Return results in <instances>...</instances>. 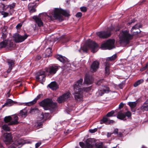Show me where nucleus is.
Masks as SVG:
<instances>
[{"instance_id":"55","label":"nucleus","mask_w":148,"mask_h":148,"mask_svg":"<svg viewBox=\"0 0 148 148\" xmlns=\"http://www.w3.org/2000/svg\"><path fill=\"white\" fill-rule=\"evenodd\" d=\"M103 79L100 80L98 81L96 84L98 85H100L103 82Z\"/></svg>"},{"instance_id":"26","label":"nucleus","mask_w":148,"mask_h":148,"mask_svg":"<svg viewBox=\"0 0 148 148\" xmlns=\"http://www.w3.org/2000/svg\"><path fill=\"white\" fill-rule=\"evenodd\" d=\"M48 86L53 90H56L59 88L58 85L56 82H52Z\"/></svg>"},{"instance_id":"10","label":"nucleus","mask_w":148,"mask_h":148,"mask_svg":"<svg viewBox=\"0 0 148 148\" xmlns=\"http://www.w3.org/2000/svg\"><path fill=\"white\" fill-rule=\"evenodd\" d=\"M70 95V92H67L59 97L57 99V101L59 103L66 101L69 98Z\"/></svg>"},{"instance_id":"24","label":"nucleus","mask_w":148,"mask_h":148,"mask_svg":"<svg viewBox=\"0 0 148 148\" xmlns=\"http://www.w3.org/2000/svg\"><path fill=\"white\" fill-rule=\"evenodd\" d=\"M36 3L35 2L30 3L28 5V8L30 13H33L36 11Z\"/></svg>"},{"instance_id":"17","label":"nucleus","mask_w":148,"mask_h":148,"mask_svg":"<svg viewBox=\"0 0 148 148\" xmlns=\"http://www.w3.org/2000/svg\"><path fill=\"white\" fill-rule=\"evenodd\" d=\"M142 27V25L140 23H138L133 26L131 29V32L133 35H136L140 32L139 28Z\"/></svg>"},{"instance_id":"14","label":"nucleus","mask_w":148,"mask_h":148,"mask_svg":"<svg viewBox=\"0 0 148 148\" xmlns=\"http://www.w3.org/2000/svg\"><path fill=\"white\" fill-rule=\"evenodd\" d=\"M25 143V141L23 139H18L14 141L13 144L11 145V148H15L18 146V147H20Z\"/></svg>"},{"instance_id":"41","label":"nucleus","mask_w":148,"mask_h":148,"mask_svg":"<svg viewBox=\"0 0 148 148\" xmlns=\"http://www.w3.org/2000/svg\"><path fill=\"white\" fill-rule=\"evenodd\" d=\"M45 53L47 56H50L51 53V49L50 48L47 49L46 50Z\"/></svg>"},{"instance_id":"28","label":"nucleus","mask_w":148,"mask_h":148,"mask_svg":"<svg viewBox=\"0 0 148 148\" xmlns=\"http://www.w3.org/2000/svg\"><path fill=\"white\" fill-rule=\"evenodd\" d=\"M55 58L59 60L60 62L63 63L65 62V58L60 55H56L55 56Z\"/></svg>"},{"instance_id":"4","label":"nucleus","mask_w":148,"mask_h":148,"mask_svg":"<svg viewBox=\"0 0 148 148\" xmlns=\"http://www.w3.org/2000/svg\"><path fill=\"white\" fill-rule=\"evenodd\" d=\"M40 105L43 107L45 110L54 109L57 106L56 103L53 102L52 99H47L39 103Z\"/></svg>"},{"instance_id":"40","label":"nucleus","mask_w":148,"mask_h":148,"mask_svg":"<svg viewBox=\"0 0 148 148\" xmlns=\"http://www.w3.org/2000/svg\"><path fill=\"white\" fill-rule=\"evenodd\" d=\"M7 8V6H5L4 4L1 3V5L0 6V12H1L3 11L6 10Z\"/></svg>"},{"instance_id":"11","label":"nucleus","mask_w":148,"mask_h":148,"mask_svg":"<svg viewBox=\"0 0 148 148\" xmlns=\"http://www.w3.org/2000/svg\"><path fill=\"white\" fill-rule=\"evenodd\" d=\"M45 72L44 71H40L37 73L36 77V80L42 83V82L45 80Z\"/></svg>"},{"instance_id":"50","label":"nucleus","mask_w":148,"mask_h":148,"mask_svg":"<svg viewBox=\"0 0 148 148\" xmlns=\"http://www.w3.org/2000/svg\"><path fill=\"white\" fill-rule=\"evenodd\" d=\"M114 123V121L112 120H110L108 119V122H106V124H110Z\"/></svg>"},{"instance_id":"32","label":"nucleus","mask_w":148,"mask_h":148,"mask_svg":"<svg viewBox=\"0 0 148 148\" xmlns=\"http://www.w3.org/2000/svg\"><path fill=\"white\" fill-rule=\"evenodd\" d=\"M144 82V80L141 79L136 81L134 84V86L136 87H137L141 84L142 83Z\"/></svg>"},{"instance_id":"43","label":"nucleus","mask_w":148,"mask_h":148,"mask_svg":"<svg viewBox=\"0 0 148 148\" xmlns=\"http://www.w3.org/2000/svg\"><path fill=\"white\" fill-rule=\"evenodd\" d=\"M36 103V101L34 99L32 101L26 103V105L27 106L32 105Z\"/></svg>"},{"instance_id":"49","label":"nucleus","mask_w":148,"mask_h":148,"mask_svg":"<svg viewBox=\"0 0 148 148\" xmlns=\"http://www.w3.org/2000/svg\"><path fill=\"white\" fill-rule=\"evenodd\" d=\"M80 10L81 11L85 12L87 11V8L85 7H83L80 8Z\"/></svg>"},{"instance_id":"25","label":"nucleus","mask_w":148,"mask_h":148,"mask_svg":"<svg viewBox=\"0 0 148 148\" xmlns=\"http://www.w3.org/2000/svg\"><path fill=\"white\" fill-rule=\"evenodd\" d=\"M105 66V74L106 76H108L110 74V64L108 61H106L104 63Z\"/></svg>"},{"instance_id":"38","label":"nucleus","mask_w":148,"mask_h":148,"mask_svg":"<svg viewBox=\"0 0 148 148\" xmlns=\"http://www.w3.org/2000/svg\"><path fill=\"white\" fill-rule=\"evenodd\" d=\"M44 114L42 112H40L38 114V119L39 121L42 120L44 119Z\"/></svg>"},{"instance_id":"16","label":"nucleus","mask_w":148,"mask_h":148,"mask_svg":"<svg viewBox=\"0 0 148 148\" xmlns=\"http://www.w3.org/2000/svg\"><path fill=\"white\" fill-rule=\"evenodd\" d=\"M95 143L94 139L88 138L86 140L85 143V147L84 148H95Z\"/></svg>"},{"instance_id":"46","label":"nucleus","mask_w":148,"mask_h":148,"mask_svg":"<svg viewBox=\"0 0 148 148\" xmlns=\"http://www.w3.org/2000/svg\"><path fill=\"white\" fill-rule=\"evenodd\" d=\"M7 27H6V26H4L2 29V32H3V33H2V35L3 36L4 35H5V38L6 37H5V34H4L3 33V32H6V30H7ZM5 37H4V38Z\"/></svg>"},{"instance_id":"57","label":"nucleus","mask_w":148,"mask_h":148,"mask_svg":"<svg viewBox=\"0 0 148 148\" xmlns=\"http://www.w3.org/2000/svg\"><path fill=\"white\" fill-rule=\"evenodd\" d=\"M22 25L21 23H20L18 24L16 26V27L17 29H18L21 28Z\"/></svg>"},{"instance_id":"6","label":"nucleus","mask_w":148,"mask_h":148,"mask_svg":"<svg viewBox=\"0 0 148 148\" xmlns=\"http://www.w3.org/2000/svg\"><path fill=\"white\" fill-rule=\"evenodd\" d=\"M114 42L115 40L114 39L108 40L101 45V48L103 50L112 49L114 47Z\"/></svg>"},{"instance_id":"34","label":"nucleus","mask_w":148,"mask_h":148,"mask_svg":"<svg viewBox=\"0 0 148 148\" xmlns=\"http://www.w3.org/2000/svg\"><path fill=\"white\" fill-rule=\"evenodd\" d=\"M7 45V42L6 40L3 41L0 43V48H5Z\"/></svg>"},{"instance_id":"19","label":"nucleus","mask_w":148,"mask_h":148,"mask_svg":"<svg viewBox=\"0 0 148 148\" xmlns=\"http://www.w3.org/2000/svg\"><path fill=\"white\" fill-rule=\"evenodd\" d=\"M99 63L97 61H94L90 66V70L92 72H95L97 71L99 68Z\"/></svg>"},{"instance_id":"59","label":"nucleus","mask_w":148,"mask_h":148,"mask_svg":"<svg viewBox=\"0 0 148 148\" xmlns=\"http://www.w3.org/2000/svg\"><path fill=\"white\" fill-rule=\"evenodd\" d=\"M123 106H124V104H123V103L122 102L121 103L119 106V109L121 108H122L123 107Z\"/></svg>"},{"instance_id":"61","label":"nucleus","mask_w":148,"mask_h":148,"mask_svg":"<svg viewBox=\"0 0 148 148\" xmlns=\"http://www.w3.org/2000/svg\"><path fill=\"white\" fill-rule=\"evenodd\" d=\"M136 20L135 19H133L132 20L131 22H129L128 24L129 25H131L132 23H134L135 22Z\"/></svg>"},{"instance_id":"52","label":"nucleus","mask_w":148,"mask_h":148,"mask_svg":"<svg viewBox=\"0 0 148 148\" xmlns=\"http://www.w3.org/2000/svg\"><path fill=\"white\" fill-rule=\"evenodd\" d=\"M2 14L3 15V17H5L8 16V13L4 12H2Z\"/></svg>"},{"instance_id":"35","label":"nucleus","mask_w":148,"mask_h":148,"mask_svg":"<svg viewBox=\"0 0 148 148\" xmlns=\"http://www.w3.org/2000/svg\"><path fill=\"white\" fill-rule=\"evenodd\" d=\"M95 148H102L103 147V143L101 142L97 143L95 144Z\"/></svg>"},{"instance_id":"47","label":"nucleus","mask_w":148,"mask_h":148,"mask_svg":"<svg viewBox=\"0 0 148 148\" xmlns=\"http://www.w3.org/2000/svg\"><path fill=\"white\" fill-rule=\"evenodd\" d=\"M15 5V3H13L9 5H7V8H8V7H9L10 9H12L14 8Z\"/></svg>"},{"instance_id":"37","label":"nucleus","mask_w":148,"mask_h":148,"mask_svg":"<svg viewBox=\"0 0 148 148\" xmlns=\"http://www.w3.org/2000/svg\"><path fill=\"white\" fill-rule=\"evenodd\" d=\"M116 55L115 54L113 55L112 56L106 59V61H112L115 60L116 58Z\"/></svg>"},{"instance_id":"30","label":"nucleus","mask_w":148,"mask_h":148,"mask_svg":"<svg viewBox=\"0 0 148 148\" xmlns=\"http://www.w3.org/2000/svg\"><path fill=\"white\" fill-rule=\"evenodd\" d=\"M136 102H130L128 103V104L131 107L132 110L133 112H135V110H133V108H134L136 105Z\"/></svg>"},{"instance_id":"1","label":"nucleus","mask_w":148,"mask_h":148,"mask_svg":"<svg viewBox=\"0 0 148 148\" xmlns=\"http://www.w3.org/2000/svg\"><path fill=\"white\" fill-rule=\"evenodd\" d=\"M63 15L65 16H70L69 12L62 9L56 8L54 10L53 18L52 16H50L49 17L52 20L58 19L62 21L63 20Z\"/></svg>"},{"instance_id":"48","label":"nucleus","mask_w":148,"mask_h":148,"mask_svg":"<svg viewBox=\"0 0 148 148\" xmlns=\"http://www.w3.org/2000/svg\"><path fill=\"white\" fill-rule=\"evenodd\" d=\"M125 116H126L128 117L131 116L132 114L131 112L130 111H127L125 114Z\"/></svg>"},{"instance_id":"18","label":"nucleus","mask_w":148,"mask_h":148,"mask_svg":"<svg viewBox=\"0 0 148 148\" xmlns=\"http://www.w3.org/2000/svg\"><path fill=\"white\" fill-rule=\"evenodd\" d=\"M3 140L6 144H10L12 141V137L11 134L6 133L3 134Z\"/></svg>"},{"instance_id":"23","label":"nucleus","mask_w":148,"mask_h":148,"mask_svg":"<svg viewBox=\"0 0 148 148\" xmlns=\"http://www.w3.org/2000/svg\"><path fill=\"white\" fill-rule=\"evenodd\" d=\"M35 21L36 23L39 27L42 26L43 25V23L42 21L38 16H34L32 18Z\"/></svg>"},{"instance_id":"42","label":"nucleus","mask_w":148,"mask_h":148,"mask_svg":"<svg viewBox=\"0 0 148 148\" xmlns=\"http://www.w3.org/2000/svg\"><path fill=\"white\" fill-rule=\"evenodd\" d=\"M7 46L9 47H13L14 46V43L11 41H9L7 42Z\"/></svg>"},{"instance_id":"56","label":"nucleus","mask_w":148,"mask_h":148,"mask_svg":"<svg viewBox=\"0 0 148 148\" xmlns=\"http://www.w3.org/2000/svg\"><path fill=\"white\" fill-rule=\"evenodd\" d=\"M89 131L91 133H94L97 131V128H95L93 130H90Z\"/></svg>"},{"instance_id":"8","label":"nucleus","mask_w":148,"mask_h":148,"mask_svg":"<svg viewBox=\"0 0 148 148\" xmlns=\"http://www.w3.org/2000/svg\"><path fill=\"white\" fill-rule=\"evenodd\" d=\"M28 37L26 34L24 36H21L18 34H15L13 36L14 40L16 43L22 42L25 40Z\"/></svg>"},{"instance_id":"53","label":"nucleus","mask_w":148,"mask_h":148,"mask_svg":"<svg viewBox=\"0 0 148 148\" xmlns=\"http://www.w3.org/2000/svg\"><path fill=\"white\" fill-rule=\"evenodd\" d=\"M82 15V13L81 12H78L77 13L76 16L77 17L80 18Z\"/></svg>"},{"instance_id":"7","label":"nucleus","mask_w":148,"mask_h":148,"mask_svg":"<svg viewBox=\"0 0 148 148\" xmlns=\"http://www.w3.org/2000/svg\"><path fill=\"white\" fill-rule=\"evenodd\" d=\"M18 117L16 116H14L13 118L11 116H8L5 117L4 121L5 123L10 122L8 123V125H13L18 123Z\"/></svg>"},{"instance_id":"3","label":"nucleus","mask_w":148,"mask_h":148,"mask_svg":"<svg viewBox=\"0 0 148 148\" xmlns=\"http://www.w3.org/2000/svg\"><path fill=\"white\" fill-rule=\"evenodd\" d=\"M120 43H129L130 40L132 38V36L131 35L127 30L121 31L119 35Z\"/></svg>"},{"instance_id":"63","label":"nucleus","mask_w":148,"mask_h":148,"mask_svg":"<svg viewBox=\"0 0 148 148\" xmlns=\"http://www.w3.org/2000/svg\"><path fill=\"white\" fill-rule=\"evenodd\" d=\"M12 68L11 67H9V68H8V69L7 70V72L8 73H9L10 72V71H11L12 70Z\"/></svg>"},{"instance_id":"31","label":"nucleus","mask_w":148,"mask_h":148,"mask_svg":"<svg viewBox=\"0 0 148 148\" xmlns=\"http://www.w3.org/2000/svg\"><path fill=\"white\" fill-rule=\"evenodd\" d=\"M14 102L12 100L8 99L7 100L6 102L4 104V105H6L7 106H10L13 104Z\"/></svg>"},{"instance_id":"39","label":"nucleus","mask_w":148,"mask_h":148,"mask_svg":"<svg viewBox=\"0 0 148 148\" xmlns=\"http://www.w3.org/2000/svg\"><path fill=\"white\" fill-rule=\"evenodd\" d=\"M106 116L103 117L100 121V123L103 124V123H106V122H108V118Z\"/></svg>"},{"instance_id":"9","label":"nucleus","mask_w":148,"mask_h":148,"mask_svg":"<svg viewBox=\"0 0 148 148\" xmlns=\"http://www.w3.org/2000/svg\"><path fill=\"white\" fill-rule=\"evenodd\" d=\"M112 30V29H109L106 31H101L96 33L97 35L99 38H107L111 35V31Z\"/></svg>"},{"instance_id":"60","label":"nucleus","mask_w":148,"mask_h":148,"mask_svg":"<svg viewBox=\"0 0 148 148\" xmlns=\"http://www.w3.org/2000/svg\"><path fill=\"white\" fill-rule=\"evenodd\" d=\"M41 58V56H40L38 55L36 56V60H40Z\"/></svg>"},{"instance_id":"20","label":"nucleus","mask_w":148,"mask_h":148,"mask_svg":"<svg viewBox=\"0 0 148 148\" xmlns=\"http://www.w3.org/2000/svg\"><path fill=\"white\" fill-rule=\"evenodd\" d=\"M98 90L99 95L100 96H102L104 93H108L110 91V88L106 86H102L99 88Z\"/></svg>"},{"instance_id":"22","label":"nucleus","mask_w":148,"mask_h":148,"mask_svg":"<svg viewBox=\"0 0 148 148\" xmlns=\"http://www.w3.org/2000/svg\"><path fill=\"white\" fill-rule=\"evenodd\" d=\"M83 79L81 78L75 83L74 85V90H77L79 88H80V87L82 85Z\"/></svg>"},{"instance_id":"13","label":"nucleus","mask_w":148,"mask_h":148,"mask_svg":"<svg viewBox=\"0 0 148 148\" xmlns=\"http://www.w3.org/2000/svg\"><path fill=\"white\" fill-rule=\"evenodd\" d=\"M25 143V141L23 139H18L14 141L13 144L11 145V148H15L18 146V147H20Z\"/></svg>"},{"instance_id":"44","label":"nucleus","mask_w":148,"mask_h":148,"mask_svg":"<svg viewBox=\"0 0 148 148\" xmlns=\"http://www.w3.org/2000/svg\"><path fill=\"white\" fill-rule=\"evenodd\" d=\"M114 113V111L112 110L111 111L108 112L106 116L107 117H111L112 116V115Z\"/></svg>"},{"instance_id":"12","label":"nucleus","mask_w":148,"mask_h":148,"mask_svg":"<svg viewBox=\"0 0 148 148\" xmlns=\"http://www.w3.org/2000/svg\"><path fill=\"white\" fill-rule=\"evenodd\" d=\"M148 111V99L137 110V112L140 114L145 111Z\"/></svg>"},{"instance_id":"36","label":"nucleus","mask_w":148,"mask_h":148,"mask_svg":"<svg viewBox=\"0 0 148 148\" xmlns=\"http://www.w3.org/2000/svg\"><path fill=\"white\" fill-rule=\"evenodd\" d=\"M2 129L5 131L9 132L10 131V128L7 124H4L2 126Z\"/></svg>"},{"instance_id":"33","label":"nucleus","mask_w":148,"mask_h":148,"mask_svg":"<svg viewBox=\"0 0 148 148\" xmlns=\"http://www.w3.org/2000/svg\"><path fill=\"white\" fill-rule=\"evenodd\" d=\"M27 111L26 109H24L20 111V114L22 116L25 117L27 115Z\"/></svg>"},{"instance_id":"2","label":"nucleus","mask_w":148,"mask_h":148,"mask_svg":"<svg viewBox=\"0 0 148 148\" xmlns=\"http://www.w3.org/2000/svg\"><path fill=\"white\" fill-rule=\"evenodd\" d=\"M88 48H90L92 52L93 53L96 52L98 50V45L97 44L94 42L90 40H87L86 43L83 47H81V49L84 52H86Z\"/></svg>"},{"instance_id":"29","label":"nucleus","mask_w":148,"mask_h":148,"mask_svg":"<svg viewBox=\"0 0 148 148\" xmlns=\"http://www.w3.org/2000/svg\"><path fill=\"white\" fill-rule=\"evenodd\" d=\"M15 61L14 60L9 59L7 61V62L9 66V67H10L12 68L14 66Z\"/></svg>"},{"instance_id":"58","label":"nucleus","mask_w":148,"mask_h":148,"mask_svg":"<svg viewBox=\"0 0 148 148\" xmlns=\"http://www.w3.org/2000/svg\"><path fill=\"white\" fill-rule=\"evenodd\" d=\"M41 144V143L38 142L35 144V148H38Z\"/></svg>"},{"instance_id":"64","label":"nucleus","mask_w":148,"mask_h":148,"mask_svg":"<svg viewBox=\"0 0 148 148\" xmlns=\"http://www.w3.org/2000/svg\"><path fill=\"white\" fill-rule=\"evenodd\" d=\"M147 66H148V65H147V64L146 65V66H145L144 67H143V68L142 69V71H144V70H145V69L147 68Z\"/></svg>"},{"instance_id":"54","label":"nucleus","mask_w":148,"mask_h":148,"mask_svg":"<svg viewBox=\"0 0 148 148\" xmlns=\"http://www.w3.org/2000/svg\"><path fill=\"white\" fill-rule=\"evenodd\" d=\"M79 145L80 146L83 148H84V147H85V144L82 142H80L79 143Z\"/></svg>"},{"instance_id":"62","label":"nucleus","mask_w":148,"mask_h":148,"mask_svg":"<svg viewBox=\"0 0 148 148\" xmlns=\"http://www.w3.org/2000/svg\"><path fill=\"white\" fill-rule=\"evenodd\" d=\"M37 110V109L33 108V109H31V110H30V112L31 113H33L34 112H35V111Z\"/></svg>"},{"instance_id":"27","label":"nucleus","mask_w":148,"mask_h":148,"mask_svg":"<svg viewBox=\"0 0 148 148\" xmlns=\"http://www.w3.org/2000/svg\"><path fill=\"white\" fill-rule=\"evenodd\" d=\"M117 118L121 120H125V115L124 113L121 112H119L118 113Z\"/></svg>"},{"instance_id":"5","label":"nucleus","mask_w":148,"mask_h":148,"mask_svg":"<svg viewBox=\"0 0 148 148\" xmlns=\"http://www.w3.org/2000/svg\"><path fill=\"white\" fill-rule=\"evenodd\" d=\"M91 87L83 88H79L77 90H74L73 93L75 99L77 101H80L83 99V93L84 92H87L90 90Z\"/></svg>"},{"instance_id":"45","label":"nucleus","mask_w":148,"mask_h":148,"mask_svg":"<svg viewBox=\"0 0 148 148\" xmlns=\"http://www.w3.org/2000/svg\"><path fill=\"white\" fill-rule=\"evenodd\" d=\"M43 95V94H40L39 95H38L37 96V97L34 99V100L36 101H36L38 100L41 97H42Z\"/></svg>"},{"instance_id":"15","label":"nucleus","mask_w":148,"mask_h":148,"mask_svg":"<svg viewBox=\"0 0 148 148\" xmlns=\"http://www.w3.org/2000/svg\"><path fill=\"white\" fill-rule=\"evenodd\" d=\"M59 69V67L57 66H52L45 69L46 71L51 75L55 74Z\"/></svg>"},{"instance_id":"21","label":"nucleus","mask_w":148,"mask_h":148,"mask_svg":"<svg viewBox=\"0 0 148 148\" xmlns=\"http://www.w3.org/2000/svg\"><path fill=\"white\" fill-rule=\"evenodd\" d=\"M93 81V79L92 77L88 74H86L84 79V84L88 85L92 83Z\"/></svg>"},{"instance_id":"51","label":"nucleus","mask_w":148,"mask_h":148,"mask_svg":"<svg viewBox=\"0 0 148 148\" xmlns=\"http://www.w3.org/2000/svg\"><path fill=\"white\" fill-rule=\"evenodd\" d=\"M44 119L45 120L49 118V114L47 113H45L44 114Z\"/></svg>"}]
</instances>
